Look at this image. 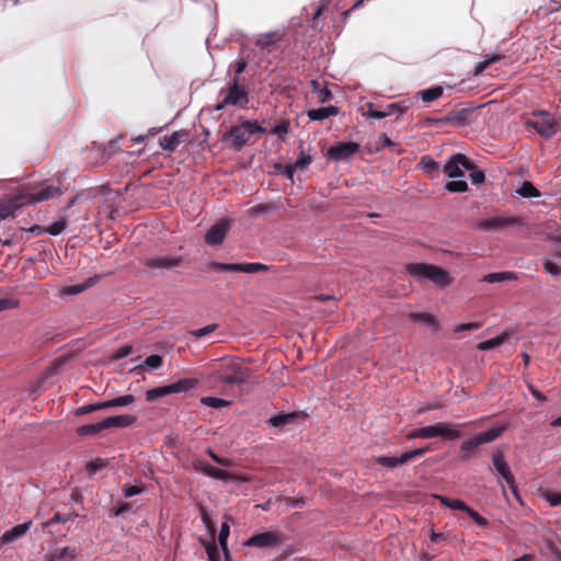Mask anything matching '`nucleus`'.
I'll return each mask as SVG.
<instances>
[{"label":"nucleus","instance_id":"obj_1","mask_svg":"<svg viewBox=\"0 0 561 561\" xmlns=\"http://www.w3.org/2000/svg\"><path fill=\"white\" fill-rule=\"evenodd\" d=\"M248 379L249 368L234 357L213 360L202 374L205 387L213 390H224L233 385H243Z\"/></svg>","mask_w":561,"mask_h":561},{"label":"nucleus","instance_id":"obj_2","mask_svg":"<svg viewBox=\"0 0 561 561\" xmlns=\"http://www.w3.org/2000/svg\"><path fill=\"white\" fill-rule=\"evenodd\" d=\"M405 271L417 282L430 280L440 287L451 283L448 272L440 266L427 263H409Z\"/></svg>","mask_w":561,"mask_h":561},{"label":"nucleus","instance_id":"obj_3","mask_svg":"<svg viewBox=\"0 0 561 561\" xmlns=\"http://www.w3.org/2000/svg\"><path fill=\"white\" fill-rule=\"evenodd\" d=\"M506 427L507 426L505 424L493 426L469 439L463 440L460 445V459L462 461H468L473 458L474 451L480 445L494 442L506 431Z\"/></svg>","mask_w":561,"mask_h":561},{"label":"nucleus","instance_id":"obj_4","mask_svg":"<svg viewBox=\"0 0 561 561\" xmlns=\"http://www.w3.org/2000/svg\"><path fill=\"white\" fill-rule=\"evenodd\" d=\"M264 131L265 129L256 121H243L239 125L232 126L226 134L225 139H229L232 148L240 151L250 142L252 135Z\"/></svg>","mask_w":561,"mask_h":561},{"label":"nucleus","instance_id":"obj_5","mask_svg":"<svg viewBox=\"0 0 561 561\" xmlns=\"http://www.w3.org/2000/svg\"><path fill=\"white\" fill-rule=\"evenodd\" d=\"M469 423H460L456 425H450L449 423L440 422L435 425H428L420 427L408 435V438H433L437 436L445 437L447 439L454 440L461 437V433L458 427H465Z\"/></svg>","mask_w":561,"mask_h":561},{"label":"nucleus","instance_id":"obj_6","mask_svg":"<svg viewBox=\"0 0 561 561\" xmlns=\"http://www.w3.org/2000/svg\"><path fill=\"white\" fill-rule=\"evenodd\" d=\"M222 100L214 107V111H221L227 105L245 106L249 102L248 92L244 87L239 84V78L234 77L227 89L220 90Z\"/></svg>","mask_w":561,"mask_h":561},{"label":"nucleus","instance_id":"obj_7","mask_svg":"<svg viewBox=\"0 0 561 561\" xmlns=\"http://www.w3.org/2000/svg\"><path fill=\"white\" fill-rule=\"evenodd\" d=\"M526 125L534 128L541 137L549 139L558 131V124L554 117L546 111H534Z\"/></svg>","mask_w":561,"mask_h":561},{"label":"nucleus","instance_id":"obj_8","mask_svg":"<svg viewBox=\"0 0 561 561\" xmlns=\"http://www.w3.org/2000/svg\"><path fill=\"white\" fill-rule=\"evenodd\" d=\"M198 383V380L195 378H184L180 379L173 383L157 387L153 389H150L146 392V400L148 402L156 401L159 398L172 394V393H180V392H186L193 388H195Z\"/></svg>","mask_w":561,"mask_h":561},{"label":"nucleus","instance_id":"obj_9","mask_svg":"<svg viewBox=\"0 0 561 561\" xmlns=\"http://www.w3.org/2000/svg\"><path fill=\"white\" fill-rule=\"evenodd\" d=\"M21 196L24 201V205H34L41 202H45L57 197L61 194L59 186L51 184L43 185L41 187L32 190L31 187L24 186L20 190Z\"/></svg>","mask_w":561,"mask_h":561},{"label":"nucleus","instance_id":"obj_10","mask_svg":"<svg viewBox=\"0 0 561 561\" xmlns=\"http://www.w3.org/2000/svg\"><path fill=\"white\" fill-rule=\"evenodd\" d=\"M525 225L519 216H496L477 221L476 227L482 231H501L508 227L519 228Z\"/></svg>","mask_w":561,"mask_h":561},{"label":"nucleus","instance_id":"obj_11","mask_svg":"<svg viewBox=\"0 0 561 561\" xmlns=\"http://www.w3.org/2000/svg\"><path fill=\"white\" fill-rule=\"evenodd\" d=\"M285 536L279 531H265L251 536L244 545L255 548H275L284 543Z\"/></svg>","mask_w":561,"mask_h":561},{"label":"nucleus","instance_id":"obj_12","mask_svg":"<svg viewBox=\"0 0 561 561\" xmlns=\"http://www.w3.org/2000/svg\"><path fill=\"white\" fill-rule=\"evenodd\" d=\"M209 268L217 272H243V273H257L265 272L268 266L262 263H219L210 262Z\"/></svg>","mask_w":561,"mask_h":561},{"label":"nucleus","instance_id":"obj_13","mask_svg":"<svg viewBox=\"0 0 561 561\" xmlns=\"http://www.w3.org/2000/svg\"><path fill=\"white\" fill-rule=\"evenodd\" d=\"M492 463H493L494 470L499 473V476H501L505 480V482L510 486L511 491L517 496L518 490H517V485L515 483V477H514L513 472L511 471L502 450L499 449L493 453Z\"/></svg>","mask_w":561,"mask_h":561},{"label":"nucleus","instance_id":"obj_14","mask_svg":"<svg viewBox=\"0 0 561 561\" xmlns=\"http://www.w3.org/2000/svg\"><path fill=\"white\" fill-rule=\"evenodd\" d=\"M473 163L462 153H456L450 157L444 167V172L449 178H462L465 175L463 170H471Z\"/></svg>","mask_w":561,"mask_h":561},{"label":"nucleus","instance_id":"obj_15","mask_svg":"<svg viewBox=\"0 0 561 561\" xmlns=\"http://www.w3.org/2000/svg\"><path fill=\"white\" fill-rule=\"evenodd\" d=\"M430 450V447L425 448H416L409 451L403 453L400 457H389V456H380L376 459L377 463L386 468H394L400 465H404L408 461L422 457L426 451Z\"/></svg>","mask_w":561,"mask_h":561},{"label":"nucleus","instance_id":"obj_16","mask_svg":"<svg viewBox=\"0 0 561 561\" xmlns=\"http://www.w3.org/2000/svg\"><path fill=\"white\" fill-rule=\"evenodd\" d=\"M359 151V145L352 141H341L328 149L327 157L335 161L348 159Z\"/></svg>","mask_w":561,"mask_h":561},{"label":"nucleus","instance_id":"obj_17","mask_svg":"<svg viewBox=\"0 0 561 561\" xmlns=\"http://www.w3.org/2000/svg\"><path fill=\"white\" fill-rule=\"evenodd\" d=\"M23 206L24 201L19 190L12 195L4 196L0 199V221L13 216Z\"/></svg>","mask_w":561,"mask_h":561},{"label":"nucleus","instance_id":"obj_18","mask_svg":"<svg viewBox=\"0 0 561 561\" xmlns=\"http://www.w3.org/2000/svg\"><path fill=\"white\" fill-rule=\"evenodd\" d=\"M230 229V220L228 219H220L216 224H214L207 231L205 236V242L208 245H220L225 238L227 232Z\"/></svg>","mask_w":561,"mask_h":561},{"label":"nucleus","instance_id":"obj_19","mask_svg":"<svg viewBox=\"0 0 561 561\" xmlns=\"http://www.w3.org/2000/svg\"><path fill=\"white\" fill-rule=\"evenodd\" d=\"M182 263L180 256H153L145 260L144 264L149 268L172 270Z\"/></svg>","mask_w":561,"mask_h":561},{"label":"nucleus","instance_id":"obj_20","mask_svg":"<svg viewBox=\"0 0 561 561\" xmlns=\"http://www.w3.org/2000/svg\"><path fill=\"white\" fill-rule=\"evenodd\" d=\"M196 469L199 470L201 472H203L204 474L208 476V477H211V478H215V479H218V480H222V481H226V480H229V479H233V480H237V481H247V479H244V478L234 476V474H232V473H230L228 471H225V470L218 469L216 467H213L211 465H209L207 462H199L196 466Z\"/></svg>","mask_w":561,"mask_h":561},{"label":"nucleus","instance_id":"obj_21","mask_svg":"<svg viewBox=\"0 0 561 561\" xmlns=\"http://www.w3.org/2000/svg\"><path fill=\"white\" fill-rule=\"evenodd\" d=\"M78 556L75 547H58L44 556V561H73Z\"/></svg>","mask_w":561,"mask_h":561},{"label":"nucleus","instance_id":"obj_22","mask_svg":"<svg viewBox=\"0 0 561 561\" xmlns=\"http://www.w3.org/2000/svg\"><path fill=\"white\" fill-rule=\"evenodd\" d=\"M187 134L184 130H178L172 133L171 135H165L159 139V145L169 152H173L176 150L179 145L183 142L186 138Z\"/></svg>","mask_w":561,"mask_h":561},{"label":"nucleus","instance_id":"obj_23","mask_svg":"<svg viewBox=\"0 0 561 561\" xmlns=\"http://www.w3.org/2000/svg\"><path fill=\"white\" fill-rule=\"evenodd\" d=\"M284 39V32L274 31L268 33L259 34L255 39V45L262 49H271L276 43Z\"/></svg>","mask_w":561,"mask_h":561},{"label":"nucleus","instance_id":"obj_24","mask_svg":"<svg viewBox=\"0 0 561 561\" xmlns=\"http://www.w3.org/2000/svg\"><path fill=\"white\" fill-rule=\"evenodd\" d=\"M31 525H32V522L28 520V522H25L23 524H19L16 526L8 529L0 537V541L2 543L13 542L14 540H16V539L21 538L22 536H24L27 533V530L30 529Z\"/></svg>","mask_w":561,"mask_h":561},{"label":"nucleus","instance_id":"obj_25","mask_svg":"<svg viewBox=\"0 0 561 561\" xmlns=\"http://www.w3.org/2000/svg\"><path fill=\"white\" fill-rule=\"evenodd\" d=\"M136 422V417L133 415H115L106 417L102 421L103 428L107 430L111 427H128Z\"/></svg>","mask_w":561,"mask_h":561},{"label":"nucleus","instance_id":"obj_26","mask_svg":"<svg viewBox=\"0 0 561 561\" xmlns=\"http://www.w3.org/2000/svg\"><path fill=\"white\" fill-rule=\"evenodd\" d=\"M340 113L339 107L334 105H329L324 107L309 110L307 112V116L310 121H323L331 116H335Z\"/></svg>","mask_w":561,"mask_h":561},{"label":"nucleus","instance_id":"obj_27","mask_svg":"<svg viewBox=\"0 0 561 561\" xmlns=\"http://www.w3.org/2000/svg\"><path fill=\"white\" fill-rule=\"evenodd\" d=\"M507 340H508V333L504 332V333H502V334H500V335H497V336H495L493 339L480 342L477 345V348L479 351H489V350H492V348L501 346Z\"/></svg>","mask_w":561,"mask_h":561},{"label":"nucleus","instance_id":"obj_28","mask_svg":"<svg viewBox=\"0 0 561 561\" xmlns=\"http://www.w3.org/2000/svg\"><path fill=\"white\" fill-rule=\"evenodd\" d=\"M409 319L414 322H423L426 325L433 328L434 331L438 330V323L434 316L426 312H411Z\"/></svg>","mask_w":561,"mask_h":561},{"label":"nucleus","instance_id":"obj_29","mask_svg":"<svg viewBox=\"0 0 561 561\" xmlns=\"http://www.w3.org/2000/svg\"><path fill=\"white\" fill-rule=\"evenodd\" d=\"M443 92H444L443 88L440 85H436V87L421 90L417 92V94L420 95V98L422 99L423 102L430 103V102H433V101L439 99L443 95Z\"/></svg>","mask_w":561,"mask_h":561},{"label":"nucleus","instance_id":"obj_30","mask_svg":"<svg viewBox=\"0 0 561 561\" xmlns=\"http://www.w3.org/2000/svg\"><path fill=\"white\" fill-rule=\"evenodd\" d=\"M515 279H517V276L513 272L490 273L483 277V282H486L490 284L497 283V282H504V280H515Z\"/></svg>","mask_w":561,"mask_h":561},{"label":"nucleus","instance_id":"obj_31","mask_svg":"<svg viewBox=\"0 0 561 561\" xmlns=\"http://www.w3.org/2000/svg\"><path fill=\"white\" fill-rule=\"evenodd\" d=\"M437 497L444 506L449 507L451 510H459V511H463L466 513L469 510V506L461 500L450 499V497L443 496V495H439Z\"/></svg>","mask_w":561,"mask_h":561},{"label":"nucleus","instance_id":"obj_32","mask_svg":"<svg viewBox=\"0 0 561 561\" xmlns=\"http://www.w3.org/2000/svg\"><path fill=\"white\" fill-rule=\"evenodd\" d=\"M504 58V55H499V54H495V55H486L484 60L478 62L476 65V68H474V75L478 76V75H481L483 71H485L490 65L501 60Z\"/></svg>","mask_w":561,"mask_h":561},{"label":"nucleus","instance_id":"obj_33","mask_svg":"<svg viewBox=\"0 0 561 561\" xmlns=\"http://www.w3.org/2000/svg\"><path fill=\"white\" fill-rule=\"evenodd\" d=\"M102 431H104L102 421L94 424L82 425L77 428L79 436H94Z\"/></svg>","mask_w":561,"mask_h":561},{"label":"nucleus","instance_id":"obj_34","mask_svg":"<svg viewBox=\"0 0 561 561\" xmlns=\"http://www.w3.org/2000/svg\"><path fill=\"white\" fill-rule=\"evenodd\" d=\"M419 165L424 172L428 174H432L439 170L438 162L435 161L431 156H423L420 160Z\"/></svg>","mask_w":561,"mask_h":561},{"label":"nucleus","instance_id":"obj_35","mask_svg":"<svg viewBox=\"0 0 561 561\" xmlns=\"http://www.w3.org/2000/svg\"><path fill=\"white\" fill-rule=\"evenodd\" d=\"M297 417L296 413L278 414L270 419V424L275 427L284 426L285 424L293 423Z\"/></svg>","mask_w":561,"mask_h":561},{"label":"nucleus","instance_id":"obj_36","mask_svg":"<svg viewBox=\"0 0 561 561\" xmlns=\"http://www.w3.org/2000/svg\"><path fill=\"white\" fill-rule=\"evenodd\" d=\"M517 193L522 197H539L540 192L534 186V184L529 181H525L522 186L517 190Z\"/></svg>","mask_w":561,"mask_h":561},{"label":"nucleus","instance_id":"obj_37","mask_svg":"<svg viewBox=\"0 0 561 561\" xmlns=\"http://www.w3.org/2000/svg\"><path fill=\"white\" fill-rule=\"evenodd\" d=\"M229 534H230L229 525L227 523H222V525L220 527L218 540H219V545L225 553L226 559L229 558V551H228V547H227V540H228Z\"/></svg>","mask_w":561,"mask_h":561},{"label":"nucleus","instance_id":"obj_38","mask_svg":"<svg viewBox=\"0 0 561 561\" xmlns=\"http://www.w3.org/2000/svg\"><path fill=\"white\" fill-rule=\"evenodd\" d=\"M278 209L274 203L257 204L249 209L251 216H260Z\"/></svg>","mask_w":561,"mask_h":561},{"label":"nucleus","instance_id":"obj_39","mask_svg":"<svg viewBox=\"0 0 561 561\" xmlns=\"http://www.w3.org/2000/svg\"><path fill=\"white\" fill-rule=\"evenodd\" d=\"M201 403L209 408L220 409L224 407H228L230 404V401L216 397H203L201 399Z\"/></svg>","mask_w":561,"mask_h":561},{"label":"nucleus","instance_id":"obj_40","mask_svg":"<svg viewBox=\"0 0 561 561\" xmlns=\"http://www.w3.org/2000/svg\"><path fill=\"white\" fill-rule=\"evenodd\" d=\"M67 225V219L65 217L60 218L59 220L46 227V233L51 236H58L66 229Z\"/></svg>","mask_w":561,"mask_h":561},{"label":"nucleus","instance_id":"obj_41","mask_svg":"<svg viewBox=\"0 0 561 561\" xmlns=\"http://www.w3.org/2000/svg\"><path fill=\"white\" fill-rule=\"evenodd\" d=\"M445 188L450 193H462L468 190V184L463 180H454L447 182Z\"/></svg>","mask_w":561,"mask_h":561},{"label":"nucleus","instance_id":"obj_42","mask_svg":"<svg viewBox=\"0 0 561 561\" xmlns=\"http://www.w3.org/2000/svg\"><path fill=\"white\" fill-rule=\"evenodd\" d=\"M543 270L552 276H561V266L550 259L543 260Z\"/></svg>","mask_w":561,"mask_h":561},{"label":"nucleus","instance_id":"obj_43","mask_svg":"<svg viewBox=\"0 0 561 561\" xmlns=\"http://www.w3.org/2000/svg\"><path fill=\"white\" fill-rule=\"evenodd\" d=\"M20 306V300L13 297L0 298V312L15 309Z\"/></svg>","mask_w":561,"mask_h":561},{"label":"nucleus","instance_id":"obj_44","mask_svg":"<svg viewBox=\"0 0 561 561\" xmlns=\"http://www.w3.org/2000/svg\"><path fill=\"white\" fill-rule=\"evenodd\" d=\"M135 401V397L133 394H125L110 400V404L112 408L114 407H125L131 404Z\"/></svg>","mask_w":561,"mask_h":561},{"label":"nucleus","instance_id":"obj_45","mask_svg":"<svg viewBox=\"0 0 561 561\" xmlns=\"http://www.w3.org/2000/svg\"><path fill=\"white\" fill-rule=\"evenodd\" d=\"M105 465L106 461L104 459L98 458L95 460L88 462L85 466V470L88 471L89 474H94L99 470L103 469Z\"/></svg>","mask_w":561,"mask_h":561},{"label":"nucleus","instance_id":"obj_46","mask_svg":"<svg viewBox=\"0 0 561 561\" xmlns=\"http://www.w3.org/2000/svg\"><path fill=\"white\" fill-rule=\"evenodd\" d=\"M217 328H218L217 324H208V325H206L204 328H201V329H197V330H193L190 333L194 337L201 339V337H204V336L213 333Z\"/></svg>","mask_w":561,"mask_h":561},{"label":"nucleus","instance_id":"obj_47","mask_svg":"<svg viewBox=\"0 0 561 561\" xmlns=\"http://www.w3.org/2000/svg\"><path fill=\"white\" fill-rule=\"evenodd\" d=\"M367 116L381 119V118L389 116V112H385L383 108H377V107H375L374 104H369L368 111H367Z\"/></svg>","mask_w":561,"mask_h":561},{"label":"nucleus","instance_id":"obj_48","mask_svg":"<svg viewBox=\"0 0 561 561\" xmlns=\"http://www.w3.org/2000/svg\"><path fill=\"white\" fill-rule=\"evenodd\" d=\"M163 359L160 355H150L145 359V365L152 369H158L162 366Z\"/></svg>","mask_w":561,"mask_h":561},{"label":"nucleus","instance_id":"obj_49","mask_svg":"<svg viewBox=\"0 0 561 561\" xmlns=\"http://www.w3.org/2000/svg\"><path fill=\"white\" fill-rule=\"evenodd\" d=\"M72 519L70 514L55 513L54 516L45 523V526H51L56 523H67Z\"/></svg>","mask_w":561,"mask_h":561},{"label":"nucleus","instance_id":"obj_50","mask_svg":"<svg viewBox=\"0 0 561 561\" xmlns=\"http://www.w3.org/2000/svg\"><path fill=\"white\" fill-rule=\"evenodd\" d=\"M312 161V158L309 154L300 153V157L294 163L297 170H305Z\"/></svg>","mask_w":561,"mask_h":561},{"label":"nucleus","instance_id":"obj_51","mask_svg":"<svg viewBox=\"0 0 561 561\" xmlns=\"http://www.w3.org/2000/svg\"><path fill=\"white\" fill-rule=\"evenodd\" d=\"M201 517H202V520H203L205 527L207 528V530L210 533H214L215 531V523L208 515L207 511L203 507L201 508Z\"/></svg>","mask_w":561,"mask_h":561},{"label":"nucleus","instance_id":"obj_52","mask_svg":"<svg viewBox=\"0 0 561 561\" xmlns=\"http://www.w3.org/2000/svg\"><path fill=\"white\" fill-rule=\"evenodd\" d=\"M469 171H470L469 176H470V180H471V182L473 184H480V183H482L484 181L485 175H484L483 171L478 170L474 167L471 170H469Z\"/></svg>","mask_w":561,"mask_h":561},{"label":"nucleus","instance_id":"obj_53","mask_svg":"<svg viewBox=\"0 0 561 561\" xmlns=\"http://www.w3.org/2000/svg\"><path fill=\"white\" fill-rule=\"evenodd\" d=\"M561 11V3H559L558 5H545V7H539L538 10H537V15L538 16H545L549 13H552V12H559Z\"/></svg>","mask_w":561,"mask_h":561},{"label":"nucleus","instance_id":"obj_54","mask_svg":"<svg viewBox=\"0 0 561 561\" xmlns=\"http://www.w3.org/2000/svg\"><path fill=\"white\" fill-rule=\"evenodd\" d=\"M467 514L481 527H485L489 523L488 519L481 516L478 512L469 507Z\"/></svg>","mask_w":561,"mask_h":561},{"label":"nucleus","instance_id":"obj_55","mask_svg":"<svg viewBox=\"0 0 561 561\" xmlns=\"http://www.w3.org/2000/svg\"><path fill=\"white\" fill-rule=\"evenodd\" d=\"M131 352L133 347L130 345H124L115 351V353L112 355V359H121L128 356Z\"/></svg>","mask_w":561,"mask_h":561},{"label":"nucleus","instance_id":"obj_56","mask_svg":"<svg viewBox=\"0 0 561 561\" xmlns=\"http://www.w3.org/2000/svg\"><path fill=\"white\" fill-rule=\"evenodd\" d=\"M385 112H389V116L392 114H403L407 107L401 106L399 103H391L383 107Z\"/></svg>","mask_w":561,"mask_h":561},{"label":"nucleus","instance_id":"obj_57","mask_svg":"<svg viewBox=\"0 0 561 561\" xmlns=\"http://www.w3.org/2000/svg\"><path fill=\"white\" fill-rule=\"evenodd\" d=\"M318 102L319 103H327L330 102L333 98L332 92L327 88H322L318 93Z\"/></svg>","mask_w":561,"mask_h":561},{"label":"nucleus","instance_id":"obj_58","mask_svg":"<svg viewBox=\"0 0 561 561\" xmlns=\"http://www.w3.org/2000/svg\"><path fill=\"white\" fill-rule=\"evenodd\" d=\"M481 325L482 324L480 322L462 323L456 327L455 332L478 330Z\"/></svg>","mask_w":561,"mask_h":561},{"label":"nucleus","instance_id":"obj_59","mask_svg":"<svg viewBox=\"0 0 561 561\" xmlns=\"http://www.w3.org/2000/svg\"><path fill=\"white\" fill-rule=\"evenodd\" d=\"M209 561H220L218 548L215 545H209L206 548Z\"/></svg>","mask_w":561,"mask_h":561},{"label":"nucleus","instance_id":"obj_60","mask_svg":"<svg viewBox=\"0 0 561 561\" xmlns=\"http://www.w3.org/2000/svg\"><path fill=\"white\" fill-rule=\"evenodd\" d=\"M288 133V123L282 122L272 129V134L282 136Z\"/></svg>","mask_w":561,"mask_h":561},{"label":"nucleus","instance_id":"obj_61","mask_svg":"<svg viewBox=\"0 0 561 561\" xmlns=\"http://www.w3.org/2000/svg\"><path fill=\"white\" fill-rule=\"evenodd\" d=\"M547 501L551 506H558L561 504V492L560 493H548L546 495Z\"/></svg>","mask_w":561,"mask_h":561},{"label":"nucleus","instance_id":"obj_62","mask_svg":"<svg viewBox=\"0 0 561 561\" xmlns=\"http://www.w3.org/2000/svg\"><path fill=\"white\" fill-rule=\"evenodd\" d=\"M142 489L137 485H129L124 489V496L131 497L136 494L141 493Z\"/></svg>","mask_w":561,"mask_h":561},{"label":"nucleus","instance_id":"obj_63","mask_svg":"<svg viewBox=\"0 0 561 561\" xmlns=\"http://www.w3.org/2000/svg\"><path fill=\"white\" fill-rule=\"evenodd\" d=\"M91 412H94V408L92 404H85V405H82L80 408H78L76 410V415L80 416V415H84V414H88V413H91Z\"/></svg>","mask_w":561,"mask_h":561},{"label":"nucleus","instance_id":"obj_64","mask_svg":"<svg viewBox=\"0 0 561 561\" xmlns=\"http://www.w3.org/2000/svg\"><path fill=\"white\" fill-rule=\"evenodd\" d=\"M28 231L33 233L34 236H42L46 233V227L34 225L31 228H28Z\"/></svg>","mask_w":561,"mask_h":561}]
</instances>
